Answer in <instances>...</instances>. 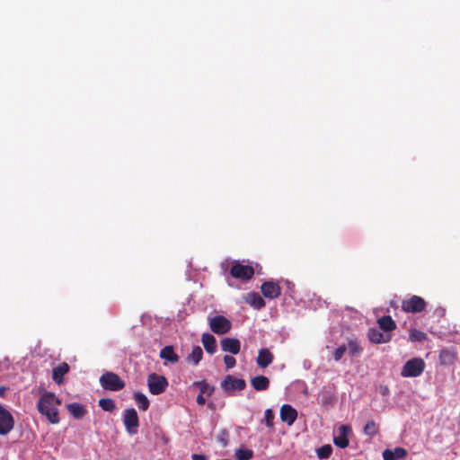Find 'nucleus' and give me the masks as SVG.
Listing matches in <instances>:
<instances>
[{
  "mask_svg": "<svg viewBox=\"0 0 460 460\" xmlns=\"http://www.w3.org/2000/svg\"><path fill=\"white\" fill-rule=\"evenodd\" d=\"M208 324L210 330L218 335L227 333L232 328V323L226 317L223 315H216L208 317Z\"/></svg>",
  "mask_w": 460,
  "mask_h": 460,
  "instance_id": "obj_5",
  "label": "nucleus"
},
{
  "mask_svg": "<svg viewBox=\"0 0 460 460\" xmlns=\"http://www.w3.org/2000/svg\"><path fill=\"white\" fill-rule=\"evenodd\" d=\"M379 391L383 396H386L390 393V390L387 385H381Z\"/></svg>",
  "mask_w": 460,
  "mask_h": 460,
  "instance_id": "obj_38",
  "label": "nucleus"
},
{
  "mask_svg": "<svg viewBox=\"0 0 460 460\" xmlns=\"http://www.w3.org/2000/svg\"><path fill=\"white\" fill-rule=\"evenodd\" d=\"M6 389L7 388L4 387V386H0V397H4V396Z\"/></svg>",
  "mask_w": 460,
  "mask_h": 460,
  "instance_id": "obj_41",
  "label": "nucleus"
},
{
  "mask_svg": "<svg viewBox=\"0 0 460 460\" xmlns=\"http://www.w3.org/2000/svg\"><path fill=\"white\" fill-rule=\"evenodd\" d=\"M69 369V365L66 362H63L59 364L58 367H54L52 370L53 381L58 385L62 384L63 377L66 373H68Z\"/></svg>",
  "mask_w": 460,
  "mask_h": 460,
  "instance_id": "obj_18",
  "label": "nucleus"
},
{
  "mask_svg": "<svg viewBox=\"0 0 460 460\" xmlns=\"http://www.w3.org/2000/svg\"><path fill=\"white\" fill-rule=\"evenodd\" d=\"M223 351L230 352L233 355H236L240 352L241 343L238 339L235 338H224L220 341Z\"/></svg>",
  "mask_w": 460,
  "mask_h": 460,
  "instance_id": "obj_16",
  "label": "nucleus"
},
{
  "mask_svg": "<svg viewBox=\"0 0 460 460\" xmlns=\"http://www.w3.org/2000/svg\"><path fill=\"white\" fill-rule=\"evenodd\" d=\"M134 400L140 410L146 411L148 409L150 402L144 394L139 392L135 393Z\"/></svg>",
  "mask_w": 460,
  "mask_h": 460,
  "instance_id": "obj_26",
  "label": "nucleus"
},
{
  "mask_svg": "<svg viewBox=\"0 0 460 460\" xmlns=\"http://www.w3.org/2000/svg\"><path fill=\"white\" fill-rule=\"evenodd\" d=\"M196 401L199 405H204L206 403L205 397L203 396V394H200L197 396Z\"/></svg>",
  "mask_w": 460,
  "mask_h": 460,
  "instance_id": "obj_39",
  "label": "nucleus"
},
{
  "mask_svg": "<svg viewBox=\"0 0 460 460\" xmlns=\"http://www.w3.org/2000/svg\"><path fill=\"white\" fill-rule=\"evenodd\" d=\"M193 385L199 388L200 394H206L208 396H211L215 391V387L209 385V384L206 381L195 382Z\"/></svg>",
  "mask_w": 460,
  "mask_h": 460,
  "instance_id": "obj_27",
  "label": "nucleus"
},
{
  "mask_svg": "<svg viewBox=\"0 0 460 460\" xmlns=\"http://www.w3.org/2000/svg\"><path fill=\"white\" fill-rule=\"evenodd\" d=\"M424 368V360L420 358H413L405 362L402 368L401 376L402 377H417L423 373Z\"/></svg>",
  "mask_w": 460,
  "mask_h": 460,
  "instance_id": "obj_2",
  "label": "nucleus"
},
{
  "mask_svg": "<svg viewBox=\"0 0 460 460\" xmlns=\"http://www.w3.org/2000/svg\"><path fill=\"white\" fill-rule=\"evenodd\" d=\"M67 410L76 419L82 418L86 413L85 407L77 402L68 404Z\"/></svg>",
  "mask_w": 460,
  "mask_h": 460,
  "instance_id": "obj_25",
  "label": "nucleus"
},
{
  "mask_svg": "<svg viewBox=\"0 0 460 460\" xmlns=\"http://www.w3.org/2000/svg\"><path fill=\"white\" fill-rule=\"evenodd\" d=\"M202 344L206 351L209 354H214L217 350L216 338L210 333H203L201 336Z\"/></svg>",
  "mask_w": 460,
  "mask_h": 460,
  "instance_id": "obj_20",
  "label": "nucleus"
},
{
  "mask_svg": "<svg viewBox=\"0 0 460 460\" xmlns=\"http://www.w3.org/2000/svg\"><path fill=\"white\" fill-rule=\"evenodd\" d=\"M13 427L14 419L12 413L0 404V435H7L13 430Z\"/></svg>",
  "mask_w": 460,
  "mask_h": 460,
  "instance_id": "obj_10",
  "label": "nucleus"
},
{
  "mask_svg": "<svg viewBox=\"0 0 460 460\" xmlns=\"http://www.w3.org/2000/svg\"><path fill=\"white\" fill-rule=\"evenodd\" d=\"M61 401L50 392H44L38 402L37 408L39 412L45 416L52 424H58L60 421L58 417V406Z\"/></svg>",
  "mask_w": 460,
  "mask_h": 460,
  "instance_id": "obj_1",
  "label": "nucleus"
},
{
  "mask_svg": "<svg viewBox=\"0 0 460 460\" xmlns=\"http://www.w3.org/2000/svg\"><path fill=\"white\" fill-rule=\"evenodd\" d=\"M221 387L227 394L232 395L234 391H243L246 387V383L244 379L227 375L222 381Z\"/></svg>",
  "mask_w": 460,
  "mask_h": 460,
  "instance_id": "obj_8",
  "label": "nucleus"
},
{
  "mask_svg": "<svg viewBox=\"0 0 460 460\" xmlns=\"http://www.w3.org/2000/svg\"><path fill=\"white\" fill-rule=\"evenodd\" d=\"M99 406L105 411L112 412L116 409L115 402L111 398L99 400Z\"/></svg>",
  "mask_w": 460,
  "mask_h": 460,
  "instance_id": "obj_28",
  "label": "nucleus"
},
{
  "mask_svg": "<svg viewBox=\"0 0 460 460\" xmlns=\"http://www.w3.org/2000/svg\"><path fill=\"white\" fill-rule=\"evenodd\" d=\"M244 300L248 305L258 310L265 306L264 299L255 292L248 293Z\"/></svg>",
  "mask_w": 460,
  "mask_h": 460,
  "instance_id": "obj_19",
  "label": "nucleus"
},
{
  "mask_svg": "<svg viewBox=\"0 0 460 460\" xmlns=\"http://www.w3.org/2000/svg\"><path fill=\"white\" fill-rule=\"evenodd\" d=\"M274 413L270 409H267L264 411V421L267 427L272 428L273 427V420H274Z\"/></svg>",
  "mask_w": 460,
  "mask_h": 460,
  "instance_id": "obj_34",
  "label": "nucleus"
},
{
  "mask_svg": "<svg viewBox=\"0 0 460 460\" xmlns=\"http://www.w3.org/2000/svg\"><path fill=\"white\" fill-rule=\"evenodd\" d=\"M253 456V451L246 448H239L235 451L237 460H250Z\"/></svg>",
  "mask_w": 460,
  "mask_h": 460,
  "instance_id": "obj_30",
  "label": "nucleus"
},
{
  "mask_svg": "<svg viewBox=\"0 0 460 460\" xmlns=\"http://www.w3.org/2000/svg\"><path fill=\"white\" fill-rule=\"evenodd\" d=\"M160 358L173 364L177 363L180 358L171 345L165 346L161 349Z\"/></svg>",
  "mask_w": 460,
  "mask_h": 460,
  "instance_id": "obj_22",
  "label": "nucleus"
},
{
  "mask_svg": "<svg viewBox=\"0 0 460 460\" xmlns=\"http://www.w3.org/2000/svg\"><path fill=\"white\" fill-rule=\"evenodd\" d=\"M408 455V452L403 447H395L394 449H385L383 452V458L384 460H399L402 458L406 457Z\"/></svg>",
  "mask_w": 460,
  "mask_h": 460,
  "instance_id": "obj_17",
  "label": "nucleus"
},
{
  "mask_svg": "<svg viewBox=\"0 0 460 460\" xmlns=\"http://www.w3.org/2000/svg\"><path fill=\"white\" fill-rule=\"evenodd\" d=\"M439 358L443 364H450L454 361L455 354L445 349L441 350Z\"/></svg>",
  "mask_w": 460,
  "mask_h": 460,
  "instance_id": "obj_33",
  "label": "nucleus"
},
{
  "mask_svg": "<svg viewBox=\"0 0 460 460\" xmlns=\"http://www.w3.org/2000/svg\"><path fill=\"white\" fill-rule=\"evenodd\" d=\"M102 387L109 391H119L125 387V382L113 372H105L100 377Z\"/></svg>",
  "mask_w": 460,
  "mask_h": 460,
  "instance_id": "obj_3",
  "label": "nucleus"
},
{
  "mask_svg": "<svg viewBox=\"0 0 460 460\" xmlns=\"http://www.w3.org/2000/svg\"><path fill=\"white\" fill-rule=\"evenodd\" d=\"M123 423L129 435H136L139 427V419L134 408L126 409L123 412Z\"/></svg>",
  "mask_w": 460,
  "mask_h": 460,
  "instance_id": "obj_7",
  "label": "nucleus"
},
{
  "mask_svg": "<svg viewBox=\"0 0 460 460\" xmlns=\"http://www.w3.org/2000/svg\"><path fill=\"white\" fill-rule=\"evenodd\" d=\"M426 301L422 297L416 295H413L411 297L402 300V309L405 313H421L426 309Z\"/></svg>",
  "mask_w": 460,
  "mask_h": 460,
  "instance_id": "obj_6",
  "label": "nucleus"
},
{
  "mask_svg": "<svg viewBox=\"0 0 460 460\" xmlns=\"http://www.w3.org/2000/svg\"><path fill=\"white\" fill-rule=\"evenodd\" d=\"M379 328L385 332H390L396 329V323L390 315H384L377 320Z\"/></svg>",
  "mask_w": 460,
  "mask_h": 460,
  "instance_id": "obj_21",
  "label": "nucleus"
},
{
  "mask_svg": "<svg viewBox=\"0 0 460 460\" xmlns=\"http://www.w3.org/2000/svg\"><path fill=\"white\" fill-rule=\"evenodd\" d=\"M192 460H207V457L204 455L193 454Z\"/></svg>",
  "mask_w": 460,
  "mask_h": 460,
  "instance_id": "obj_40",
  "label": "nucleus"
},
{
  "mask_svg": "<svg viewBox=\"0 0 460 460\" xmlns=\"http://www.w3.org/2000/svg\"><path fill=\"white\" fill-rule=\"evenodd\" d=\"M378 431L379 427L374 420H368L364 427V433L371 438L376 436Z\"/></svg>",
  "mask_w": 460,
  "mask_h": 460,
  "instance_id": "obj_29",
  "label": "nucleus"
},
{
  "mask_svg": "<svg viewBox=\"0 0 460 460\" xmlns=\"http://www.w3.org/2000/svg\"><path fill=\"white\" fill-rule=\"evenodd\" d=\"M339 436L333 438V443L340 448H345L349 446L348 436L351 432V428L349 425H341L339 427Z\"/></svg>",
  "mask_w": 460,
  "mask_h": 460,
  "instance_id": "obj_13",
  "label": "nucleus"
},
{
  "mask_svg": "<svg viewBox=\"0 0 460 460\" xmlns=\"http://www.w3.org/2000/svg\"><path fill=\"white\" fill-rule=\"evenodd\" d=\"M262 295L269 299H275L279 296L281 288L277 281L269 280L261 286Z\"/></svg>",
  "mask_w": 460,
  "mask_h": 460,
  "instance_id": "obj_11",
  "label": "nucleus"
},
{
  "mask_svg": "<svg viewBox=\"0 0 460 460\" xmlns=\"http://www.w3.org/2000/svg\"><path fill=\"white\" fill-rule=\"evenodd\" d=\"M203 358V350L199 346L193 347L191 352L187 357V361L197 366Z\"/></svg>",
  "mask_w": 460,
  "mask_h": 460,
  "instance_id": "obj_24",
  "label": "nucleus"
},
{
  "mask_svg": "<svg viewBox=\"0 0 460 460\" xmlns=\"http://www.w3.org/2000/svg\"><path fill=\"white\" fill-rule=\"evenodd\" d=\"M251 385L256 391H265L270 386V380L265 376H256L252 378Z\"/></svg>",
  "mask_w": 460,
  "mask_h": 460,
  "instance_id": "obj_23",
  "label": "nucleus"
},
{
  "mask_svg": "<svg viewBox=\"0 0 460 460\" xmlns=\"http://www.w3.org/2000/svg\"><path fill=\"white\" fill-rule=\"evenodd\" d=\"M411 341H423L427 339V334L420 330L411 329L409 333Z\"/></svg>",
  "mask_w": 460,
  "mask_h": 460,
  "instance_id": "obj_32",
  "label": "nucleus"
},
{
  "mask_svg": "<svg viewBox=\"0 0 460 460\" xmlns=\"http://www.w3.org/2000/svg\"><path fill=\"white\" fill-rule=\"evenodd\" d=\"M147 385L152 394L158 395L166 389L168 382L164 376L152 373L148 376Z\"/></svg>",
  "mask_w": 460,
  "mask_h": 460,
  "instance_id": "obj_9",
  "label": "nucleus"
},
{
  "mask_svg": "<svg viewBox=\"0 0 460 460\" xmlns=\"http://www.w3.org/2000/svg\"><path fill=\"white\" fill-rule=\"evenodd\" d=\"M347 349H349V353L351 356H355V355H357V354H358L360 352V347L354 341H349Z\"/></svg>",
  "mask_w": 460,
  "mask_h": 460,
  "instance_id": "obj_35",
  "label": "nucleus"
},
{
  "mask_svg": "<svg viewBox=\"0 0 460 460\" xmlns=\"http://www.w3.org/2000/svg\"><path fill=\"white\" fill-rule=\"evenodd\" d=\"M230 275L242 281H248L254 276V269L251 265H244L239 261H234L231 269Z\"/></svg>",
  "mask_w": 460,
  "mask_h": 460,
  "instance_id": "obj_4",
  "label": "nucleus"
},
{
  "mask_svg": "<svg viewBox=\"0 0 460 460\" xmlns=\"http://www.w3.org/2000/svg\"><path fill=\"white\" fill-rule=\"evenodd\" d=\"M332 453V447L329 444L323 445L321 447H319L318 449H316L317 456L320 459H325V458L330 457Z\"/></svg>",
  "mask_w": 460,
  "mask_h": 460,
  "instance_id": "obj_31",
  "label": "nucleus"
},
{
  "mask_svg": "<svg viewBox=\"0 0 460 460\" xmlns=\"http://www.w3.org/2000/svg\"><path fill=\"white\" fill-rule=\"evenodd\" d=\"M346 350H347V346L344 344L340 346L338 349H336L333 353L334 360L335 361L341 360V358L343 357L344 353L346 352Z\"/></svg>",
  "mask_w": 460,
  "mask_h": 460,
  "instance_id": "obj_36",
  "label": "nucleus"
},
{
  "mask_svg": "<svg viewBox=\"0 0 460 460\" xmlns=\"http://www.w3.org/2000/svg\"><path fill=\"white\" fill-rule=\"evenodd\" d=\"M224 362L226 369L233 368L236 364V359L233 356L226 355L224 357Z\"/></svg>",
  "mask_w": 460,
  "mask_h": 460,
  "instance_id": "obj_37",
  "label": "nucleus"
},
{
  "mask_svg": "<svg viewBox=\"0 0 460 460\" xmlns=\"http://www.w3.org/2000/svg\"><path fill=\"white\" fill-rule=\"evenodd\" d=\"M367 337L369 341L375 344L387 343L392 339L391 334L383 333L376 328H370L367 332Z\"/></svg>",
  "mask_w": 460,
  "mask_h": 460,
  "instance_id": "obj_14",
  "label": "nucleus"
},
{
  "mask_svg": "<svg viewBox=\"0 0 460 460\" xmlns=\"http://www.w3.org/2000/svg\"><path fill=\"white\" fill-rule=\"evenodd\" d=\"M279 416L283 422L291 426L297 418V411L289 404H283L280 408Z\"/></svg>",
  "mask_w": 460,
  "mask_h": 460,
  "instance_id": "obj_12",
  "label": "nucleus"
},
{
  "mask_svg": "<svg viewBox=\"0 0 460 460\" xmlns=\"http://www.w3.org/2000/svg\"><path fill=\"white\" fill-rule=\"evenodd\" d=\"M274 360L273 353L268 348H262L258 351L256 363L261 368H266Z\"/></svg>",
  "mask_w": 460,
  "mask_h": 460,
  "instance_id": "obj_15",
  "label": "nucleus"
}]
</instances>
